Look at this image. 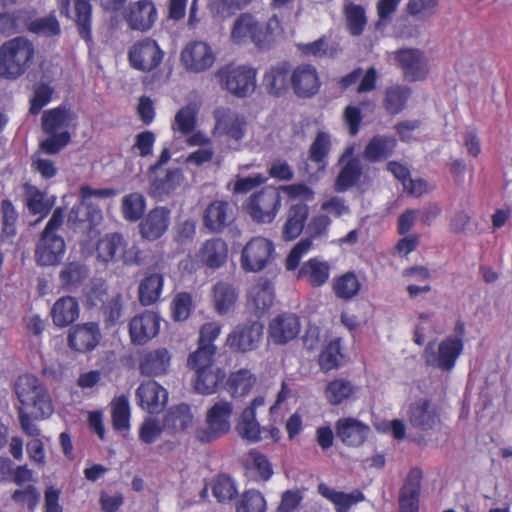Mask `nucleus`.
<instances>
[{
    "instance_id": "f257e3e1",
    "label": "nucleus",
    "mask_w": 512,
    "mask_h": 512,
    "mask_svg": "<svg viewBox=\"0 0 512 512\" xmlns=\"http://www.w3.org/2000/svg\"><path fill=\"white\" fill-rule=\"evenodd\" d=\"M282 33L283 28L277 15L271 16L264 25L255 16L244 13L234 21L231 40L235 44L251 41L259 48H267L275 41V37Z\"/></svg>"
},
{
    "instance_id": "f03ea898",
    "label": "nucleus",
    "mask_w": 512,
    "mask_h": 512,
    "mask_svg": "<svg viewBox=\"0 0 512 512\" xmlns=\"http://www.w3.org/2000/svg\"><path fill=\"white\" fill-rule=\"evenodd\" d=\"M35 49L25 37L10 39L0 46V78L17 80L33 63Z\"/></svg>"
},
{
    "instance_id": "7ed1b4c3",
    "label": "nucleus",
    "mask_w": 512,
    "mask_h": 512,
    "mask_svg": "<svg viewBox=\"0 0 512 512\" xmlns=\"http://www.w3.org/2000/svg\"><path fill=\"white\" fill-rule=\"evenodd\" d=\"M73 113L66 106L46 110L42 115V130L49 137L41 142V149L47 154H56L71 140L69 127Z\"/></svg>"
},
{
    "instance_id": "20e7f679",
    "label": "nucleus",
    "mask_w": 512,
    "mask_h": 512,
    "mask_svg": "<svg viewBox=\"0 0 512 512\" xmlns=\"http://www.w3.org/2000/svg\"><path fill=\"white\" fill-rule=\"evenodd\" d=\"M14 391L20 402L19 407H24V410L32 408L34 418H45L53 412L46 388L34 375H20L14 383Z\"/></svg>"
},
{
    "instance_id": "39448f33",
    "label": "nucleus",
    "mask_w": 512,
    "mask_h": 512,
    "mask_svg": "<svg viewBox=\"0 0 512 512\" xmlns=\"http://www.w3.org/2000/svg\"><path fill=\"white\" fill-rule=\"evenodd\" d=\"M463 348L460 337L447 336L440 342L430 341L424 349L423 359L427 366L448 372L455 367Z\"/></svg>"
},
{
    "instance_id": "423d86ee",
    "label": "nucleus",
    "mask_w": 512,
    "mask_h": 512,
    "mask_svg": "<svg viewBox=\"0 0 512 512\" xmlns=\"http://www.w3.org/2000/svg\"><path fill=\"white\" fill-rule=\"evenodd\" d=\"M255 69L245 65L227 64L215 74L221 88L237 97H246L256 88Z\"/></svg>"
},
{
    "instance_id": "0eeeda50",
    "label": "nucleus",
    "mask_w": 512,
    "mask_h": 512,
    "mask_svg": "<svg viewBox=\"0 0 512 512\" xmlns=\"http://www.w3.org/2000/svg\"><path fill=\"white\" fill-rule=\"evenodd\" d=\"M233 410L231 402L216 401L206 412V426L196 430V438L201 442H211L227 434L231 428Z\"/></svg>"
},
{
    "instance_id": "6e6552de",
    "label": "nucleus",
    "mask_w": 512,
    "mask_h": 512,
    "mask_svg": "<svg viewBox=\"0 0 512 512\" xmlns=\"http://www.w3.org/2000/svg\"><path fill=\"white\" fill-rule=\"evenodd\" d=\"M280 207V190L273 186H266L251 194L245 204L246 212L258 223L272 222Z\"/></svg>"
},
{
    "instance_id": "1a4fd4ad",
    "label": "nucleus",
    "mask_w": 512,
    "mask_h": 512,
    "mask_svg": "<svg viewBox=\"0 0 512 512\" xmlns=\"http://www.w3.org/2000/svg\"><path fill=\"white\" fill-rule=\"evenodd\" d=\"M214 135L224 140L232 149H238L247 132L244 116L229 108L219 107L214 111Z\"/></svg>"
},
{
    "instance_id": "9d476101",
    "label": "nucleus",
    "mask_w": 512,
    "mask_h": 512,
    "mask_svg": "<svg viewBox=\"0 0 512 512\" xmlns=\"http://www.w3.org/2000/svg\"><path fill=\"white\" fill-rule=\"evenodd\" d=\"M275 247L271 240L257 236L251 238L241 252V267L246 272H259L273 259Z\"/></svg>"
},
{
    "instance_id": "9b49d317",
    "label": "nucleus",
    "mask_w": 512,
    "mask_h": 512,
    "mask_svg": "<svg viewBox=\"0 0 512 512\" xmlns=\"http://www.w3.org/2000/svg\"><path fill=\"white\" fill-rule=\"evenodd\" d=\"M264 325L260 321L238 324L227 336L226 345L235 352L256 350L262 340Z\"/></svg>"
},
{
    "instance_id": "f8f14e48",
    "label": "nucleus",
    "mask_w": 512,
    "mask_h": 512,
    "mask_svg": "<svg viewBox=\"0 0 512 512\" xmlns=\"http://www.w3.org/2000/svg\"><path fill=\"white\" fill-rule=\"evenodd\" d=\"M81 202L74 205L68 215L69 223L76 222H89L93 224L101 218V210L95 207L90 199L96 198H108L115 195L113 189H93L89 186H83L80 189Z\"/></svg>"
},
{
    "instance_id": "ddd939ff",
    "label": "nucleus",
    "mask_w": 512,
    "mask_h": 512,
    "mask_svg": "<svg viewBox=\"0 0 512 512\" xmlns=\"http://www.w3.org/2000/svg\"><path fill=\"white\" fill-rule=\"evenodd\" d=\"M331 219L329 216L321 214L311 219L308 224V232L310 237L301 239L290 251L286 258V269L289 271L295 270L301 258L307 254L313 245V239L324 237L327 235Z\"/></svg>"
},
{
    "instance_id": "4468645a",
    "label": "nucleus",
    "mask_w": 512,
    "mask_h": 512,
    "mask_svg": "<svg viewBox=\"0 0 512 512\" xmlns=\"http://www.w3.org/2000/svg\"><path fill=\"white\" fill-rule=\"evenodd\" d=\"M394 58L407 80L416 82L427 78L430 71L429 61L420 49H399L394 52Z\"/></svg>"
},
{
    "instance_id": "2eb2a0df",
    "label": "nucleus",
    "mask_w": 512,
    "mask_h": 512,
    "mask_svg": "<svg viewBox=\"0 0 512 512\" xmlns=\"http://www.w3.org/2000/svg\"><path fill=\"white\" fill-rule=\"evenodd\" d=\"M61 15L72 19L79 35L86 42L92 40V5L90 0H58Z\"/></svg>"
},
{
    "instance_id": "dca6fc26",
    "label": "nucleus",
    "mask_w": 512,
    "mask_h": 512,
    "mask_svg": "<svg viewBox=\"0 0 512 512\" xmlns=\"http://www.w3.org/2000/svg\"><path fill=\"white\" fill-rule=\"evenodd\" d=\"M180 59L187 71L200 73L213 66L216 54L208 43L192 41L184 47Z\"/></svg>"
},
{
    "instance_id": "f3484780",
    "label": "nucleus",
    "mask_w": 512,
    "mask_h": 512,
    "mask_svg": "<svg viewBox=\"0 0 512 512\" xmlns=\"http://www.w3.org/2000/svg\"><path fill=\"white\" fill-rule=\"evenodd\" d=\"M164 52L155 40L146 38L137 42L129 51V61L137 70L150 72L162 62Z\"/></svg>"
},
{
    "instance_id": "a211bd4d",
    "label": "nucleus",
    "mask_w": 512,
    "mask_h": 512,
    "mask_svg": "<svg viewBox=\"0 0 512 512\" xmlns=\"http://www.w3.org/2000/svg\"><path fill=\"white\" fill-rule=\"evenodd\" d=\"M301 330L299 317L294 313H281L269 321L268 340L274 345H285L294 340Z\"/></svg>"
},
{
    "instance_id": "6ab92c4d",
    "label": "nucleus",
    "mask_w": 512,
    "mask_h": 512,
    "mask_svg": "<svg viewBox=\"0 0 512 512\" xmlns=\"http://www.w3.org/2000/svg\"><path fill=\"white\" fill-rule=\"evenodd\" d=\"M290 84L294 93L301 98L314 96L321 86L317 69L310 64L297 66L290 74Z\"/></svg>"
},
{
    "instance_id": "aec40b11",
    "label": "nucleus",
    "mask_w": 512,
    "mask_h": 512,
    "mask_svg": "<svg viewBox=\"0 0 512 512\" xmlns=\"http://www.w3.org/2000/svg\"><path fill=\"white\" fill-rule=\"evenodd\" d=\"M160 320V317L152 311H145L133 317L129 323L131 342L144 345L157 336L160 330Z\"/></svg>"
},
{
    "instance_id": "412c9836",
    "label": "nucleus",
    "mask_w": 512,
    "mask_h": 512,
    "mask_svg": "<svg viewBox=\"0 0 512 512\" xmlns=\"http://www.w3.org/2000/svg\"><path fill=\"white\" fill-rule=\"evenodd\" d=\"M172 355L167 348L145 350L139 357V371L148 377L166 375L171 366Z\"/></svg>"
},
{
    "instance_id": "4be33fe9",
    "label": "nucleus",
    "mask_w": 512,
    "mask_h": 512,
    "mask_svg": "<svg viewBox=\"0 0 512 512\" xmlns=\"http://www.w3.org/2000/svg\"><path fill=\"white\" fill-rule=\"evenodd\" d=\"M66 250L63 238L59 235L42 233L35 250V259L40 266L57 265Z\"/></svg>"
},
{
    "instance_id": "5701e85b",
    "label": "nucleus",
    "mask_w": 512,
    "mask_h": 512,
    "mask_svg": "<svg viewBox=\"0 0 512 512\" xmlns=\"http://www.w3.org/2000/svg\"><path fill=\"white\" fill-rule=\"evenodd\" d=\"M410 424L421 431L433 429L439 422L440 416L434 404L428 399H419L409 407Z\"/></svg>"
},
{
    "instance_id": "b1692460",
    "label": "nucleus",
    "mask_w": 512,
    "mask_h": 512,
    "mask_svg": "<svg viewBox=\"0 0 512 512\" xmlns=\"http://www.w3.org/2000/svg\"><path fill=\"white\" fill-rule=\"evenodd\" d=\"M139 405L149 413H157L168 400V392L154 380L142 382L136 390Z\"/></svg>"
},
{
    "instance_id": "393cba45",
    "label": "nucleus",
    "mask_w": 512,
    "mask_h": 512,
    "mask_svg": "<svg viewBox=\"0 0 512 512\" xmlns=\"http://www.w3.org/2000/svg\"><path fill=\"white\" fill-rule=\"evenodd\" d=\"M169 224L170 210L165 207H156L140 222V234L148 241L157 240L167 231Z\"/></svg>"
},
{
    "instance_id": "a878e982",
    "label": "nucleus",
    "mask_w": 512,
    "mask_h": 512,
    "mask_svg": "<svg viewBox=\"0 0 512 512\" xmlns=\"http://www.w3.org/2000/svg\"><path fill=\"white\" fill-rule=\"evenodd\" d=\"M422 472L418 468L409 471L400 490V512H418Z\"/></svg>"
},
{
    "instance_id": "bb28decb",
    "label": "nucleus",
    "mask_w": 512,
    "mask_h": 512,
    "mask_svg": "<svg viewBox=\"0 0 512 512\" xmlns=\"http://www.w3.org/2000/svg\"><path fill=\"white\" fill-rule=\"evenodd\" d=\"M274 298L273 284L267 279H260L250 288L247 304L260 317L273 306Z\"/></svg>"
},
{
    "instance_id": "cd10ccee",
    "label": "nucleus",
    "mask_w": 512,
    "mask_h": 512,
    "mask_svg": "<svg viewBox=\"0 0 512 512\" xmlns=\"http://www.w3.org/2000/svg\"><path fill=\"white\" fill-rule=\"evenodd\" d=\"M101 338L99 327L90 322L75 326L68 335L69 346L79 352L94 349Z\"/></svg>"
},
{
    "instance_id": "c85d7f7f",
    "label": "nucleus",
    "mask_w": 512,
    "mask_h": 512,
    "mask_svg": "<svg viewBox=\"0 0 512 512\" xmlns=\"http://www.w3.org/2000/svg\"><path fill=\"white\" fill-rule=\"evenodd\" d=\"M336 432L340 440L348 446H360L366 440L370 428L355 418H342L336 423Z\"/></svg>"
},
{
    "instance_id": "c756f323",
    "label": "nucleus",
    "mask_w": 512,
    "mask_h": 512,
    "mask_svg": "<svg viewBox=\"0 0 512 512\" xmlns=\"http://www.w3.org/2000/svg\"><path fill=\"white\" fill-rule=\"evenodd\" d=\"M228 256V247L221 238L206 240L197 253L201 263L211 269H217L225 264Z\"/></svg>"
},
{
    "instance_id": "7c9ffc66",
    "label": "nucleus",
    "mask_w": 512,
    "mask_h": 512,
    "mask_svg": "<svg viewBox=\"0 0 512 512\" xmlns=\"http://www.w3.org/2000/svg\"><path fill=\"white\" fill-rule=\"evenodd\" d=\"M156 19V9L150 0H139L129 7L127 22L134 30L150 29Z\"/></svg>"
},
{
    "instance_id": "2f4dec72",
    "label": "nucleus",
    "mask_w": 512,
    "mask_h": 512,
    "mask_svg": "<svg viewBox=\"0 0 512 512\" xmlns=\"http://www.w3.org/2000/svg\"><path fill=\"white\" fill-rule=\"evenodd\" d=\"M203 221L212 232H221L232 221V209L226 201H214L204 211Z\"/></svg>"
},
{
    "instance_id": "473e14b6",
    "label": "nucleus",
    "mask_w": 512,
    "mask_h": 512,
    "mask_svg": "<svg viewBox=\"0 0 512 512\" xmlns=\"http://www.w3.org/2000/svg\"><path fill=\"white\" fill-rule=\"evenodd\" d=\"M318 493L335 505L336 512H348L350 507L365 499L364 494L359 490L345 493L336 491L325 483L318 485Z\"/></svg>"
},
{
    "instance_id": "72a5a7b5",
    "label": "nucleus",
    "mask_w": 512,
    "mask_h": 512,
    "mask_svg": "<svg viewBox=\"0 0 512 512\" xmlns=\"http://www.w3.org/2000/svg\"><path fill=\"white\" fill-rule=\"evenodd\" d=\"M330 265L318 258L304 262L298 271V278L305 279L312 287H321L329 279Z\"/></svg>"
},
{
    "instance_id": "f704fd0d",
    "label": "nucleus",
    "mask_w": 512,
    "mask_h": 512,
    "mask_svg": "<svg viewBox=\"0 0 512 512\" xmlns=\"http://www.w3.org/2000/svg\"><path fill=\"white\" fill-rule=\"evenodd\" d=\"M163 422L165 429L172 433L186 430L193 422L190 406L185 403L171 406L166 411Z\"/></svg>"
},
{
    "instance_id": "c9c22d12",
    "label": "nucleus",
    "mask_w": 512,
    "mask_h": 512,
    "mask_svg": "<svg viewBox=\"0 0 512 512\" xmlns=\"http://www.w3.org/2000/svg\"><path fill=\"white\" fill-rule=\"evenodd\" d=\"M289 68L286 64L271 67L263 77V86L272 96H281L288 90Z\"/></svg>"
},
{
    "instance_id": "e433bc0d",
    "label": "nucleus",
    "mask_w": 512,
    "mask_h": 512,
    "mask_svg": "<svg viewBox=\"0 0 512 512\" xmlns=\"http://www.w3.org/2000/svg\"><path fill=\"white\" fill-rule=\"evenodd\" d=\"M24 203L29 212L33 215L46 216L54 205V197L49 198L46 193L39 190L36 186L28 183L24 184Z\"/></svg>"
},
{
    "instance_id": "4c0bfd02",
    "label": "nucleus",
    "mask_w": 512,
    "mask_h": 512,
    "mask_svg": "<svg viewBox=\"0 0 512 512\" xmlns=\"http://www.w3.org/2000/svg\"><path fill=\"white\" fill-rule=\"evenodd\" d=\"M397 145L393 136L376 135L366 145L363 156L370 162H378L389 158Z\"/></svg>"
},
{
    "instance_id": "58836bf2",
    "label": "nucleus",
    "mask_w": 512,
    "mask_h": 512,
    "mask_svg": "<svg viewBox=\"0 0 512 512\" xmlns=\"http://www.w3.org/2000/svg\"><path fill=\"white\" fill-rule=\"evenodd\" d=\"M150 191L154 196L162 197L174 192L183 180V173L179 168H169L163 176L152 174Z\"/></svg>"
},
{
    "instance_id": "ea45409f",
    "label": "nucleus",
    "mask_w": 512,
    "mask_h": 512,
    "mask_svg": "<svg viewBox=\"0 0 512 512\" xmlns=\"http://www.w3.org/2000/svg\"><path fill=\"white\" fill-rule=\"evenodd\" d=\"M51 314L56 326H68L79 316L78 302L71 296L61 297L54 303Z\"/></svg>"
},
{
    "instance_id": "a19ab883",
    "label": "nucleus",
    "mask_w": 512,
    "mask_h": 512,
    "mask_svg": "<svg viewBox=\"0 0 512 512\" xmlns=\"http://www.w3.org/2000/svg\"><path fill=\"white\" fill-rule=\"evenodd\" d=\"M195 373L194 388L204 395L213 394L226 377L225 371L216 365L195 371Z\"/></svg>"
},
{
    "instance_id": "79ce46f5",
    "label": "nucleus",
    "mask_w": 512,
    "mask_h": 512,
    "mask_svg": "<svg viewBox=\"0 0 512 512\" xmlns=\"http://www.w3.org/2000/svg\"><path fill=\"white\" fill-rule=\"evenodd\" d=\"M308 214L309 207L304 203H297L291 206L287 221L283 227V238L285 240H293L301 234Z\"/></svg>"
},
{
    "instance_id": "37998d69",
    "label": "nucleus",
    "mask_w": 512,
    "mask_h": 512,
    "mask_svg": "<svg viewBox=\"0 0 512 512\" xmlns=\"http://www.w3.org/2000/svg\"><path fill=\"white\" fill-rule=\"evenodd\" d=\"M125 239L119 233H109L102 237L97 244V257L105 262H117L124 248Z\"/></svg>"
},
{
    "instance_id": "c03bdc74",
    "label": "nucleus",
    "mask_w": 512,
    "mask_h": 512,
    "mask_svg": "<svg viewBox=\"0 0 512 512\" xmlns=\"http://www.w3.org/2000/svg\"><path fill=\"white\" fill-rule=\"evenodd\" d=\"M164 285V277L159 273L146 275L138 287L139 301L144 306L157 302L161 296Z\"/></svg>"
},
{
    "instance_id": "a18cd8bd",
    "label": "nucleus",
    "mask_w": 512,
    "mask_h": 512,
    "mask_svg": "<svg viewBox=\"0 0 512 512\" xmlns=\"http://www.w3.org/2000/svg\"><path fill=\"white\" fill-rule=\"evenodd\" d=\"M238 434L251 443L263 440L262 427L256 420V413L253 408H245L236 425Z\"/></svg>"
},
{
    "instance_id": "49530a36",
    "label": "nucleus",
    "mask_w": 512,
    "mask_h": 512,
    "mask_svg": "<svg viewBox=\"0 0 512 512\" xmlns=\"http://www.w3.org/2000/svg\"><path fill=\"white\" fill-rule=\"evenodd\" d=\"M335 296L341 300H352L359 294L361 283L354 272H346L335 277L332 284Z\"/></svg>"
},
{
    "instance_id": "de8ad7c7",
    "label": "nucleus",
    "mask_w": 512,
    "mask_h": 512,
    "mask_svg": "<svg viewBox=\"0 0 512 512\" xmlns=\"http://www.w3.org/2000/svg\"><path fill=\"white\" fill-rule=\"evenodd\" d=\"M256 383V376L248 369H239L230 374L227 390L233 397L247 395Z\"/></svg>"
},
{
    "instance_id": "09e8293b",
    "label": "nucleus",
    "mask_w": 512,
    "mask_h": 512,
    "mask_svg": "<svg viewBox=\"0 0 512 512\" xmlns=\"http://www.w3.org/2000/svg\"><path fill=\"white\" fill-rule=\"evenodd\" d=\"M212 292L215 309L221 315L227 313L237 300L235 288L227 282L216 283Z\"/></svg>"
},
{
    "instance_id": "8fccbe9b",
    "label": "nucleus",
    "mask_w": 512,
    "mask_h": 512,
    "mask_svg": "<svg viewBox=\"0 0 512 512\" xmlns=\"http://www.w3.org/2000/svg\"><path fill=\"white\" fill-rule=\"evenodd\" d=\"M362 174V165L356 158L350 159L341 169L335 181V191L344 192L352 187Z\"/></svg>"
},
{
    "instance_id": "3c124183",
    "label": "nucleus",
    "mask_w": 512,
    "mask_h": 512,
    "mask_svg": "<svg viewBox=\"0 0 512 512\" xmlns=\"http://www.w3.org/2000/svg\"><path fill=\"white\" fill-rule=\"evenodd\" d=\"M145 209L146 200L141 193L133 192L122 198L121 211L127 221H138L143 216Z\"/></svg>"
},
{
    "instance_id": "603ef678",
    "label": "nucleus",
    "mask_w": 512,
    "mask_h": 512,
    "mask_svg": "<svg viewBox=\"0 0 512 512\" xmlns=\"http://www.w3.org/2000/svg\"><path fill=\"white\" fill-rule=\"evenodd\" d=\"M439 0H408L407 14L415 21L425 22L437 14Z\"/></svg>"
},
{
    "instance_id": "864d4df0",
    "label": "nucleus",
    "mask_w": 512,
    "mask_h": 512,
    "mask_svg": "<svg viewBox=\"0 0 512 512\" xmlns=\"http://www.w3.org/2000/svg\"><path fill=\"white\" fill-rule=\"evenodd\" d=\"M331 149V138L326 132H318L309 148L308 159L317 164L318 169L326 167V158Z\"/></svg>"
},
{
    "instance_id": "5fc2aeb1",
    "label": "nucleus",
    "mask_w": 512,
    "mask_h": 512,
    "mask_svg": "<svg viewBox=\"0 0 512 512\" xmlns=\"http://www.w3.org/2000/svg\"><path fill=\"white\" fill-rule=\"evenodd\" d=\"M411 90L405 86H392L385 92L384 107L391 115L400 113L406 106Z\"/></svg>"
},
{
    "instance_id": "6e6d98bb",
    "label": "nucleus",
    "mask_w": 512,
    "mask_h": 512,
    "mask_svg": "<svg viewBox=\"0 0 512 512\" xmlns=\"http://www.w3.org/2000/svg\"><path fill=\"white\" fill-rule=\"evenodd\" d=\"M113 427L117 431H125L130 428V405L128 397L118 396L111 403Z\"/></svg>"
},
{
    "instance_id": "4d7b16f0",
    "label": "nucleus",
    "mask_w": 512,
    "mask_h": 512,
    "mask_svg": "<svg viewBox=\"0 0 512 512\" xmlns=\"http://www.w3.org/2000/svg\"><path fill=\"white\" fill-rule=\"evenodd\" d=\"M356 387L346 379H335L329 382L325 389V396L332 405H339L348 399L354 392Z\"/></svg>"
},
{
    "instance_id": "13d9d810",
    "label": "nucleus",
    "mask_w": 512,
    "mask_h": 512,
    "mask_svg": "<svg viewBox=\"0 0 512 512\" xmlns=\"http://www.w3.org/2000/svg\"><path fill=\"white\" fill-rule=\"evenodd\" d=\"M88 275L85 265L80 262L66 264L60 272V281L66 289H72L79 285Z\"/></svg>"
},
{
    "instance_id": "bf43d9fd",
    "label": "nucleus",
    "mask_w": 512,
    "mask_h": 512,
    "mask_svg": "<svg viewBox=\"0 0 512 512\" xmlns=\"http://www.w3.org/2000/svg\"><path fill=\"white\" fill-rule=\"evenodd\" d=\"M216 353V346L198 345V349L188 357L187 364L194 371L215 366L213 357Z\"/></svg>"
},
{
    "instance_id": "052dcab7",
    "label": "nucleus",
    "mask_w": 512,
    "mask_h": 512,
    "mask_svg": "<svg viewBox=\"0 0 512 512\" xmlns=\"http://www.w3.org/2000/svg\"><path fill=\"white\" fill-rule=\"evenodd\" d=\"M344 11L350 33L354 36L360 35L367 22L363 7L350 2L345 5Z\"/></svg>"
},
{
    "instance_id": "680f3d73",
    "label": "nucleus",
    "mask_w": 512,
    "mask_h": 512,
    "mask_svg": "<svg viewBox=\"0 0 512 512\" xmlns=\"http://www.w3.org/2000/svg\"><path fill=\"white\" fill-rule=\"evenodd\" d=\"M266 500L257 490L246 491L236 506L237 512H265Z\"/></svg>"
},
{
    "instance_id": "e2e57ef3",
    "label": "nucleus",
    "mask_w": 512,
    "mask_h": 512,
    "mask_svg": "<svg viewBox=\"0 0 512 512\" xmlns=\"http://www.w3.org/2000/svg\"><path fill=\"white\" fill-rule=\"evenodd\" d=\"M53 93V87L46 83H39L35 85L33 96L30 99L29 112L32 115H37L42 108L51 101Z\"/></svg>"
},
{
    "instance_id": "0e129e2a",
    "label": "nucleus",
    "mask_w": 512,
    "mask_h": 512,
    "mask_svg": "<svg viewBox=\"0 0 512 512\" xmlns=\"http://www.w3.org/2000/svg\"><path fill=\"white\" fill-rule=\"evenodd\" d=\"M212 492L219 502H227L233 499L237 490L233 480L226 476L220 475L213 481Z\"/></svg>"
},
{
    "instance_id": "69168bd1",
    "label": "nucleus",
    "mask_w": 512,
    "mask_h": 512,
    "mask_svg": "<svg viewBox=\"0 0 512 512\" xmlns=\"http://www.w3.org/2000/svg\"><path fill=\"white\" fill-rule=\"evenodd\" d=\"M266 177L260 173L247 177L237 176L234 181L228 183V188L233 194H246L266 181Z\"/></svg>"
},
{
    "instance_id": "338daca9",
    "label": "nucleus",
    "mask_w": 512,
    "mask_h": 512,
    "mask_svg": "<svg viewBox=\"0 0 512 512\" xmlns=\"http://www.w3.org/2000/svg\"><path fill=\"white\" fill-rule=\"evenodd\" d=\"M247 465L257 470L260 478L267 481L273 475V469L268 458L257 450H251L247 456Z\"/></svg>"
},
{
    "instance_id": "774afa93",
    "label": "nucleus",
    "mask_w": 512,
    "mask_h": 512,
    "mask_svg": "<svg viewBox=\"0 0 512 512\" xmlns=\"http://www.w3.org/2000/svg\"><path fill=\"white\" fill-rule=\"evenodd\" d=\"M163 430H165L164 422L147 417L139 429V439L145 444H152L161 436Z\"/></svg>"
}]
</instances>
